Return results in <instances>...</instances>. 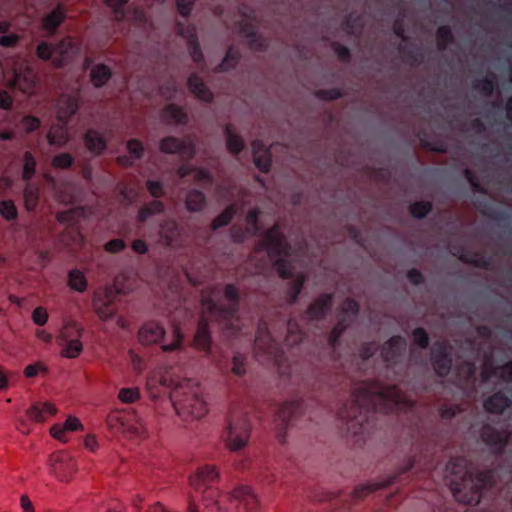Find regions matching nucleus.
Listing matches in <instances>:
<instances>
[{
    "label": "nucleus",
    "instance_id": "32",
    "mask_svg": "<svg viewBox=\"0 0 512 512\" xmlns=\"http://www.w3.org/2000/svg\"><path fill=\"white\" fill-rule=\"evenodd\" d=\"M185 203L189 212H199L206 205L205 194L200 190L192 189L187 193Z\"/></svg>",
    "mask_w": 512,
    "mask_h": 512
},
{
    "label": "nucleus",
    "instance_id": "16",
    "mask_svg": "<svg viewBox=\"0 0 512 512\" xmlns=\"http://www.w3.org/2000/svg\"><path fill=\"white\" fill-rule=\"evenodd\" d=\"M333 297L331 294H322L316 300L309 304L307 309L301 315L302 322L318 321L325 317L331 309Z\"/></svg>",
    "mask_w": 512,
    "mask_h": 512
},
{
    "label": "nucleus",
    "instance_id": "17",
    "mask_svg": "<svg viewBox=\"0 0 512 512\" xmlns=\"http://www.w3.org/2000/svg\"><path fill=\"white\" fill-rule=\"evenodd\" d=\"M66 17L67 11L65 5L63 3H58L51 12L42 17L40 28L48 36H53L56 34L57 29L61 24L66 20Z\"/></svg>",
    "mask_w": 512,
    "mask_h": 512
},
{
    "label": "nucleus",
    "instance_id": "3",
    "mask_svg": "<svg viewBox=\"0 0 512 512\" xmlns=\"http://www.w3.org/2000/svg\"><path fill=\"white\" fill-rule=\"evenodd\" d=\"M257 250L267 252L281 278L292 280L289 283L287 297L288 304L294 305L303 289L306 277L302 273L295 274L294 266L288 259L292 247L278 223L274 224L263 234L257 245Z\"/></svg>",
    "mask_w": 512,
    "mask_h": 512
},
{
    "label": "nucleus",
    "instance_id": "35",
    "mask_svg": "<svg viewBox=\"0 0 512 512\" xmlns=\"http://www.w3.org/2000/svg\"><path fill=\"white\" fill-rule=\"evenodd\" d=\"M351 323V319H347L345 316H340L338 319L336 325L332 328L329 336H328V343L332 350H335L336 347L339 344L340 338L343 335V333L346 331L348 326Z\"/></svg>",
    "mask_w": 512,
    "mask_h": 512
},
{
    "label": "nucleus",
    "instance_id": "36",
    "mask_svg": "<svg viewBox=\"0 0 512 512\" xmlns=\"http://www.w3.org/2000/svg\"><path fill=\"white\" fill-rule=\"evenodd\" d=\"M224 132L226 135L227 149L232 154L238 155L245 146L242 137L234 133L233 127L230 124L226 125Z\"/></svg>",
    "mask_w": 512,
    "mask_h": 512
},
{
    "label": "nucleus",
    "instance_id": "9",
    "mask_svg": "<svg viewBox=\"0 0 512 512\" xmlns=\"http://www.w3.org/2000/svg\"><path fill=\"white\" fill-rule=\"evenodd\" d=\"M11 84L25 94H30L37 84V75L27 59L13 69Z\"/></svg>",
    "mask_w": 512,
    "mask_h": 512
},
{
    "label": "nucleus",
    "instance_id": "12",
    "mask_svg": "<svg viewBox=\"0 0 512 512\" xmlns=\"http://www.w3.org/2000/svg\"><path fill=\"white\" fill-rule=\"evenodd\" d=\"M159 149L165 154H179L183 160L190 161L195 156V144L174 136H166L160 140Z\"/></svg>",
    "mask_w": 512,
    "mask_h": 512
},
{
    "label": "nucleus",
    "instance_id": "41",
    "mask_svg": "<svg viewBox=\"0 0 512 512\" xmlns=\"http://www.w3.org/2000/svg\"><path fill=\"white\" fill-rule=\"evenodd\" d=\"M437 47L440 51L446 50L448 45L454 43L452 29L448 25L440 26L436 31Z\"/></svg>",
    "mask_w": 512,
    "mask_h": 512
},
{
    "label": "nucleus",
    "instance_id": "25",
    "mask_svg": "<svg viewBox=\"0 0 512 512\" xmlns=\"http://www.w3.org/2000/svg\"><path fill=\"white\" fill-rule=\"evenodd\" d=\"M189 90L201 101L210 103L213 100V93L206 86L203 80L196 74L192 73L187 80Z\"/></svg>",
    "mask_w": 512,
    "mask_h": 512
},
{
    "label": "nucleus",
    "instance_id": "18",
    "mask_svg": "<svg viewBox=\"0 0 512 512\" xmlns=\"http://www.w3.org/2000/svg\"><path fill=\"white\" fill-rule=\"evenodd\" d=\"M79 108V94H62L56 104L57 117L63 124H67L68 121L76 114Z\"/></svg>",
    "mask_w": 512,
    "mask_h": 512
},
{
    "label": "nucleus",
    "instance_id": "34",
    "mask_svg": "<svg viewBox=\"0 0 512 512\" xmlns=\"http://www.w3.org/2000/svg\"><path fill=\"white\" fill-rule=\"evenodd\" d=\"M163 116L175 124L185 125L188 121V116L184 109L173 103L164 107Z\"/></svg>",
    "mask_w": 512,
    "mask_h": 512
},
{
    "label": "nucleus",
    "instance_id": "64",
    "mask_svg": "<svg viewBox=\"0 0 512 512\" xmlns=\"http://www.w3.org/2000/svg\"><path fill=\"white\" fill-rule=\"evenodd\" d=\"M438 411L441 419L451 420L462 410L458 405H442Z\"/></svg>",
    "mask_w": 512,
    "mask_h": 512
},
{
    "label": "nucleus",
    "instance_id": "5",
    "mask_svg": "<svg viewBox=\"0 0 512 512\" xmlns=\"http://www.w3.org/2000/svg\"><path fill=\"white\" fill-rule=\"evenodd\" d=\"M170 399L176 413L183 420L200 419L208 411L201 388L191 380H184L177 384L171 391Z\"/></svg>",
    "mask_w": 512,
    "mask_h": 512
},
{
    "label": "nucleus",
    "instance_id": "60",
    "mask_svg": "<svg viewBox=\"0 0 512 512\" xmlns=\"http://www.w3.org/2000/svg\"><path fill=\"white\" fill-rule=\"evenodd\" d=\"M187 48H188L189 55H190L191 59L193 60V62H195L198 66H203L204 65V56L201 51L199 42L196 41V42L187 44Z\"/></svg>",
    "mask_w": 512,
    "mask_h": 512
},
{
    "label": "nucleus",
    "instance_id": "51",
    "mask_svg": "<svg viewBox=\"0 0 512 512\" xmlns=\"http://www.w3.org/2000/svg\"><path fill=\"white\" fill-rule=\"evenodd\" d=\"M259 210L254 208L250 209L246 215V222L248 224L247 232L253 236L257 235L260 231L258 224Z\"/></svg>",
    "mask_w": 512,
    "mask_h": 512
},
{
    "label": "nucleus",
    "instance_id": "52",
    "mask_svg": "<svg viewBox=\"0 0 512 512\" xmlns=\"http://www.w3.org/2000/svg\"><path fill=\"white\" fill-rule=\"evenodd\" d=\"M342 316H345L347 319H353L357 316L359 312V304L356 300L352 298H347L343 301L341 306Z\"/></svg>",
    "mask_w": 512,
    "mask_h": 512
},
{
    "label": "nucleus",
    "instance_id": "44",
    "mask_svg": "<svg viewBox=\"0 0 512 512\" xmlns=\"http://www.w3.org/2000/svg\"><path fill=\"white\" fill-rule=\"evenodd\" d=\"M36 173V160L31 152L27 151L23 155L22 179L30 181Z\"/></svg>",
    "mask_w": 512,
    "mask_h": 512
},
{
    "label": "nucleus",
    "instance_id": "54",
    "mask_svg": "<svg viewBox=\"0 0 512 512\" xmlns=\"http://www.w3.org/2000/svg\"><path fill=\"white\" fill-rule=\"evenodd\" d=\"M128 0H105L107 6L112 8L116 20L122 21L126 18L125 5Z\"/></svg>",
    "mask_w": 512,
    "mask_h": 512
},
{
    "label": "nucleus",
    "instance_id": "2",
    "mask_svg": "<svg viewBox=\"0 0 512 512\" xmlns=\"http://www.w3.org/2000/svg\"><path fill=\"white\" fill-rule=\"evenodd\" d=\"M445 479L458 502L477 505L484 491L495 484V471H475L466 457L458 456L447 463Z\"/></svg>",
    "mask_w": 512,
    "mask_h": 512
},
{
    "label": "nucleus",
    "instance_id": "14",
    "mask_svg": "<svg viewBox=\"0 0 512 512\" xmlns=\"http://www.w3.org/2000/svg\"><path fill=\"white\" fill-rule=\"evenodd\" d=\"M304 413V400L288 401L279 406L276 411L275 422L280 429L285 430L293 425L294 419Z\"/></svg>",
    "mask_w": 512,
    "mask_h": 512
},
{
    "label": "nucleus",
    "instance_id": "27",
    "mask_svg": "<svg viewBox=\"0 0 512 512\" xmlns=\"http://www.w3.org/2000/svg\"><path fill=\"white\" fill-rule=\"evenodd\" d=\"M84 142L87 149L96 155L102 154L107 147V142L104 136L93 129H89L85 133Z\"/></svg>",
    "mask_w": 512,
    "mask_h": 512
},
{
    "label": "nucleus",
    "instance_id": "40",
    "mask_svg": "<svg viewBox=\"0 0 512 512\" xmlns=\"http://www.w3.org/2000/svg\"><path fill=\"white\" fill-rule=\"evenodd\" d=\"M68 285L77 292H84L87 289V279L83 272L72 269L68 273Z\"/></svg>",
    "mask_w": 512,
    "mask_h": 512
},
{
    "label": "nucleus",
    "instance_id": "13",
    "mask_svg": "<svg viewBox=\"0 0 512 512\" xmlns=\"http://www.w3.org/2000/svg\"><path fill=\"white\" fill-rule=\"evenodd\" d=\"M407 347L406 339L401 335L392 336L381 348V356L388 367L400 363Z\"/></svg>",
    "mask_w": 512,
    "mask_h": 512
},
{
    "label": "nucleus",
    "instance_id": "8",
    "mask_svg": "<svg viewBox=\"0 0 512 512\" xmlns=\"http://www.w3.org/2000/svg\"><path fill=\"white\" fill-rule=\"evenodd\" d=\"M83 328L77 324H69L61 332L60 338L62 340L61 356L68 359H75L83 352V344L81 337Z\"/></svg>",
    "mask_w": 512,
    "mask_h": 512
},
{
    "label": "nucleus",
    "instance_id": "45",
    "mask_svg": "<svg viewBox=\"0 0 512 512\" xmlns=\"http://www.w3.org/2000/svg\"><path fill=\"white\" fill-rule=\"evenodd\" d=\"M410 214L415 219H423L432 211V203L429 201H417L410 205Z\"/></svg>",
    "mask_w": 512,
    "mask_h": 512
},
{
    "label": "nucleus",
    "instance_id": "4",
    "mask_svg": "<svg viewBox=\"0 0 512 512\" xmlns=\"http://www.w3.org/2000/svg\"><path fill=\"white\" fill-rule=\"evenodd\" d=\"M224 296L228 304H219L211 297L203 301V314L197 326L194 342L198 349L209 351L211 347V336L209 321L223 323L232 334L237 331L238 311L240 303V291L235 284L229 283L224 288Z\"/></svg>",
    "mask_w": 512,
    "mask_h": 512
},
{
    "label": "nucleus",
    "instance_id": "26",
    "mask_svg": "<svg viewBox=\"0 0 512 512\" xmlns=\"http://www.w3.org/2000/svg\"><path fill=\"white\" fill-rule=\"evenodd\" d=\"M282 324L286 330L285 343L286 345H295L302 341L304 331L302 325L295 318H289L287 321L282 320Z\"/></svg>",
    "mask_w": 512,
    "mask_h": 512
},
{
    "label": "nucleus",
    "instance_id": "21",
    "mask_svg": "<svg viewBox=\"0 0 512 512\" xmlns=\"http://www.w3.org/2000/svg\"><path fill=\"white\" fill-rule=\"evenodd\" d=\"M76 52V46L70 37H66L60 40L56 45H54V54L55 57L53 59V64L55 67H62Z\"/></svg>",
    "mask_w": 512,
    "mask_h": 512
},
{
    "label": "nucleus",
    "instance_id": "11",
    "mask_svg": "<svg viewBox=\"0 0 512 512\" xmlns=\"http://www.w3.org/2000/svg\"><path fill=\"white\" fill-rule=\"evenodd\" d=\"M431 364L438 377H446L452 367L450 347L443 341H437L431 348Z\"/></svg>",
    "mask_w": 512,
    "mask_h": 512
},
{
    "label": "nucleus",
    "instance_id": "46",
    "mask_svg": "<svg viewBox=\"0 0 512 512\" xmlns=\"http://www.w3.org/2000/svg\"><path fill=\"white\" fill-rule=\"evenodd\" d=\"M126 433L129 437L134 439H144L147 437V429L141 420H135L133 423L128 424Z\"/></svg>",
    "mask_w": 512,
    "mask_h": 512
},
{
    "label": "nucleus",
    "instance_id": "57",
    "mask_svg": "<svg viewBox=\"0 0 512 512\" xmlns=\"http://www.w3.org/2000/svg\"><path fill=\"white\" fill-rule=\"evenodd\" d=\"M491 375L497 376L505 382H512V360L496 367Z\"/></svg>",
    "mask_w": 512,
    "mask_h": 512
},
{
    "label": "nucleus",
    "instance_id": "53",
    "mask_svg": "<svg viewBox=\"0 0 512 512\" xmlns=\"http://www.w3.org/2000/svg\"><path fill=\"white\" fill-rule=\"evenodd\" d=\"M314 95L318 99L332 101L342 98L343 92L340 88L318 89Z\"/></svg>",
    "mask_w": 512,
    "mask_h": 512
},
{
    "label": "nucleus",
    "instance_id": "24",
    "mask_svg": "<svg viewBox=\"0 0 512 512\" xmlns=\"http://www.w3.org/2000/svg\"><path fill=\"white\" fill-rule=\"evenodd\" d=\"M160 237L167 247L176 245L181 238V229L174 220L164 221L160 225Z\"/></svg>",
    "mask_w": 512,
    "mask_h": 512
},
{
    "label": "nucleus",
    "instance_id": "37",
    "mask_svg": "<svg viewBox=\"0 0 512 512\" xmlns=\"http://www.w3.org/2000/svg\"><path fill=\"white\" fill-rule=\"evenodd\" d=\"M240 59V53L237 49L233 47H229L222 62L219 63L216 68L215 72L222 73L229 71L230 69L234 68Z\"/></svg>",
    "mask_w": 512,
    "mask_h": 512
},
{
    "label": "nucleus",
    "instance_id": "19",
    "mask_svg": "<svg viewBox=\"0 0 512 512\" xmlns=\"http://www.w3.org/2000/svg\"><path fill=\"white\" fill-rule=\"evenodd\" d=\"M452 254L465 263L477 268L489 269L491 259L478 251H470L464 246H454Z\"/></svg>",
    "mask_w": 512,
    "mask_h": 512
},
{
    "label": "nucleus",
    "instance_id": "55",
    "mask_svg": "<svg viewBox=\"0 0 512 512\" xmlns=\"http://www.w3.org/2000/svg\"><path fill=\"white\" fill-rule=\"evenodd\" d=\"M414 343L421 349H427L430 344V338L426 330L422 327H417L412 331Z\"/></svg>",
    "mask_w": 512,
    "mask_h": 512
},
{
    "label": "nucleus",
    "instance_id": "15",
    "mask_svg": "<svg viewBox=\"0 0 512 512\" xmlns=\"http://www.w3.org/2000/svg\"><path fill=\"white\" fill-rule=\"evenodd\" d=\"M480 436L482 441L495 455H501L509 441V436L506 432L499 431L490 424H486L482 427Z\"/></svg>",
    "mask_w": 512,
    "mask_h": 512
},
{
    "label": "nucleus",
    "instance_id": "58",
    "mask_svg": "<svg viewBox=\"0 0 512 512\" xmlns=\"http://www.w3.org/2000/svg\"><path fill=\"white\" fill-rule=\"evenodd\" d=\"M118 398L123 403H133L140 398V392L138 388H122L119 391Z\"/></svg>",
    "mask_w": 512,
    "mask_h": 512
},
{
    "label": "nucleus",
    "instance_id": "49",
    "mask_svg": "<svg viewBox=\"0 0 512 512\" xmlns=\"http://www.w3.org/2000/svg\"><path fill=\"white\" fill-rule=\"evenodd\" d=\"M418 137H419L421 145L425 149H427L429 151L441 152V153L446 151V145L444 143H442V142H431L428 139V135H427V133L424 130H421L419 132Z\"/></svg>",
    "mask_w": 512,
    "mask_h": 512
},
{
    "label": "nucleus",
    "instance_id": "7",
    "mask_svg": "<svg viewBox=\"0 0 512 512\" xmlns=\"http://www.w3.org/2000/svg\"><path fill=\"white\" fill-rule=\"evenodd\" d=\"M251 424L246 413H234L230 416L224 440L231 451L244 448L249 441Z\"/></svg>",
    "mask_w": 512,
    "mask_h": 512
},
{
    "label": "nucleus",
    "instance_id": "48",
    "mask_svg": "<svg viewBox=\"0 0 512 512\" xmlns=\"http://www.w3.org/2000/svg\"><path fill=\"white\" fill-rule=\"evenodd\" d=\"M176 30L181 37L186 39L187 44L198 41L197 32L194 25L186 26L183 23L178 22L176 24Z\"/></svg>",
    "mask_w": 512,
    "mask_h": 512
},
{
    "label": "nucleus",
    "instance_id": "31",
    "mask_svg": "<svg viewBox=\"0 0 512 512\" xmlns=\"http://www.w3.org/2000/svg\"><path fill=\"white\" fill-rule=\"evenodd\" d=\"M164 211V203L159 199H154L139 209L137 218L140 223H145L151 216L162 214Z\"/></svg>",
    "mask_w": 512,
    "mask_h": 512
},
{
    "label": "nucleus",
    "instance_id": "42",
    "mask_svg": "<svg viewBox=\"0 0 512 512\" xmlns=\"http://www.w3.org/2000/svg\"><path fill=\"white\" fill-rule=\"evenodd\" d=\"M343 30L349 35H356L363 28L362 20L359 16L349 14L342 22Z\"/></svg>",
    "mask_w": 512,
    "mask_h": 512
},
{
    "label": "nucleus",
    "instance_id": "38",
    "mask_svg": "<svg viewBox=\"0 0 512 512\" xmlns=\"http://www.w3.org/2000/svg\"><path fill=\"white\" fill-rule=\"evenodd\" d=\"M56 413V408L50 403H44L42 406L33 405L27 411L28 417L36 422L45 420V414L53 415Z\"/></svg>",
    "mask_w": 512,
    "mask_h": 512
},
{
    "label": "nucleus",
    "instance_id": "56",
    "mask_svg": "<svg viewBox=\"0 0 512 512\" xmlns=\"http://www.w3.org/2000/svg\"><path fill=\"white\" fill-rule=\"evenodd\" d=\"M232 373L241 377L246 373V358L241 353H235L232 358Z\"/></svg>",
    "mask_w": 512,
    "mask_h": 512
},
{
    "label": "nucleus",
    "instance_id": "50",
    "mask_svg": "<svg viewBox=\"0 0 512 512\" xmlns=\"http://www.w3.org/2000/svg\"><path fill=\"white\" fill-rule=\"evenodd\" d=\"M36 55L42 61H49L54 59V46L48 42L41 41L36 47Z\"/></svg>",
    "mask_w": 512,
    "mask_h": 512
},
{
    "label": "nucleus",
    "instance_id": "30",
    "mask_svg": "<svg viewBox=\"0 0 512 512\" xmlns=\"http://www.w3.org/2000/svg\"><path fill=\"white\" fill-rule=\"evenodd\" d=\"M473 204L481 214L488 218L494 220H500L505 218L504 213L502 211L496 210L493 204L487 198H475L473 200Z\"/></svg>",
    "mask_w": 512,
    "mask_h": 512
},
{
    "label": "nucleus",
    "instance_id": "28",
    "mask_svg": "<svg viewBox=\"0 0 512 512\" xmlns=\"http://www.w3.org/2000/svg\"><path fill=\"white\" fill-rule=\"evenodd\" d=\"M93 304L98 316L103 320L110 319L117 313V306L108 294L95 299Z\"/></svg>",
    "mask_w": 512,
    "mask_h": 512
},
{
    "label": "nucleus",
    "instance_id": "47",
    "mask_svg": "<svg viewBox=\"0 0 512 512\" xmlns=\"http://www.w3.org/2000/svg\"><path fill=\"white\" fill-rule=\"evenodd\" d=\"M0 215L7 221H13L17 219L18 211L12 200L0 201Z\"/></svg>",
    "mask_w": 512,
    "mask_h": 512
},
{
    "label": "nucleus",
    "instance_id": "1",
    "mask_svg": "<svg viewBox=\"0 0 512 512\" xmlns=\"http://www.w3.org/2000/svg\"><path fill=\"white\" fill-rule=\"evenodd\" d=\"M400 400L395 385L362 381L353 387L350 400L342 404L337 414L345 422L347 433L363 437L374 428L377 414L392 412Z\"/></svg>",
    "mask_w": 512,
    "mask_h": 512
},
{
    "label": "nucleus",
    "instance_id": "22",
    "mask_svg": "<svg viewBox=\"0 0 512 512\" xmlns=\"http://www.w3.org/2000/svg\"><path fill=\"white\" fill-rule=\"evenodd\" d=\"M239 32L248 40L251 48L257 50H264L266 48V41L257 33L255 26L250 21H240Z\"/></svg>",
    "mask_w": 512,
    "mask_h": 512
},
{
    "label": "nucleus",
    "instance_id": "6",
    "mask_svg": "<svg viewBox=\"0 0 512 512\" xmlns=\"http://www.w3.org/2000/svg\"><path fill=\"white\" fill-rule=\"evenodd\" d=\"M254 354L258 362L279 363L284 351L279 339L273 337L264 318L259 320L254 340Z\"/></svg>",
    "mask_w": 512,
    "mask_h": 512
},
{
    "label": "nucleus",
    "instance_id": "59",
    "mask_svg": "<svg viewBox=\"0 0 512 512\" xmlns=\"http://www.w3.org/2000/svg\"><path fill=\"white\" fill-rule=\"evenodd\" d=\"M129 153L136 159L140 160L144 156V146L138 139H130L126 145Z\"/></svg>",
    "mask_w": 512,
    "mask_h": 512
},
{
    "label": "nucleus",
    "instance_id": "10",
    "mask_svg": "<svg viewBox=\"0 0 512 512\" xmlns=\"http://www.w3.org/2000/svg\"><path fill=\"white\" fill-rule=\"evenodd\" d=\"M416 463V459L409 458L406 464L401 468V470L397 474L391 475L390 477L381 482L368 483L355 487V489L352 492V498L354 500H360L377 490L390 486L391 484L395 483L398 479H400L403 475L411 471L416 466Z\"/></svg>",
    "mask_w": 512,
    "mask_h": 512
},
{
    "label": "nucleus",
    "instance_id": "62",
    "mask_svg": "<svg viewBox=\"0 0 512 512\" xmlns=\"http://www.w3.org/2000/svg\"><path fill=\"white\" fill-rule=\"evenodd\" d=\"M73 163L74 158L69 153H60L56 155L52 160L53 166L61 169L69 168Z\"/></svg>",
    "mask_w": 512,
    "mask_h": 512
},
{
    "label": "nucleus",
    "instance_id": "23",
    "mask_svg": "<svg viewBox=\"0 0 512 512\" xmlns=\"http://www.w3.org/2000/svg\"><path fill=\"white\" fill-rule=\"evenodd\" d=\"M510 398L502 391L489 396L483 403L485 410L491 414L500 415L511 405Z\"/></svg>",
    "mask_w": 512,
    "mask_h": 512
},
{
    "label": "nucleus",
    "instance_id": "43",
    "mask_svg": "<svg viewBox=\"0 0 512 512\" xmlns=\"http://www.w3.org/2000/svg\"><path fill=\"white\" fill-rule=\"evenodd\" d=\"M496 87L495 76L485 77L483 79L475 80L472 83V88L476 91L483 93L486 96L492 95Z\"/></svg>",
    "mask_w": 512,
    "mask_h": 512
},
{
    "label": "nucleus",
    "instance_id": "20",
    "mask_svg": "<svg viewBox=\"0 0 512 512\" xmlns=\"http://www.w3.org/2000/svg\"><path fill=\"white\" fill-rule=\"evenodd\" d=\"M165 335L164 328L156 321H148L138 331L139 342L143 345H150L160 342Z\"/></svg>",
    "mask_w": 512,
    "mask_h": 512
},
{
    "label": "nucleus",
    "instance_id": "33",
    "mask_svg": "<svg viewBox=\"0 0 512 512\" xmlns=\"http://www.w3.org/2000/svg\"><path fill=\"white\" fill-rule=\"evenodd\" d=\"M27 182L28 183L26 184L23 191L25 207L28 211H34L38 206L40 190L37 184L31 183L30 181Z\"/></svg>",
    "mask_w": 512,
    "mask_h": 512
},
{
    "label": "nucleus",
    "instance_id": "39",
    "mask_svg": "<svg viewBox=\"0 0 512 512\" xmlns=\"http://www.w3.org/2000/svg\"><path fill=\"white\" fill-rule=\"evenodd\" d=\"M236 215V207L234 204L227 206L216 218L211 222V229L218 230L227 226Z\"/></svg>",
    "mask_w": 512,
    "mask_h": 512
},
{
    "label": "nucleus",
    "instance_id": "29",
    "mask_svg": "<svg viewBox=\"0 0 512 512\" xmlns=\"http://www.w3.org/2000/svg\"><path fill=\"white\" fill-rule=\"evenodd\" d=\"M112 70L106 64L100 63L92 67L90 80L95 88L105 86L112 78Z\"/></svg>",
    "mask_w": 512,
    "mask_h": 512
},
{
    "label": "nucleus",
    "instance_id": "61",
    "mask_svg": "<svg viewBox=\"0 0 512 512\" xmlns=\"http://www.w3.org/2000/svg\"><path fill=\"white\" fill-rule=\"evenodd\" d=\"M256 167L264 173L269 172L271 167L270 152L253 155Z\"/></svg>",
    "mask_w": 512,
    "mask_h": 512
},
{
    "label": "nucleus",
    "instance_id": "63",
    "mask_svg": "<svg viewBox=\"0 0 512 512\" xmlns=\"http://www.w3.org/2000/svg\"><path fill=\"white\" fill-rule=\"evenodd\" d=\"M331 46L339 60L345 63L351 61V51L347 46L338 42H333Z\"/></svg>",
    "mask_w": 512,
    "mask_h": 512
}]
</instances>
